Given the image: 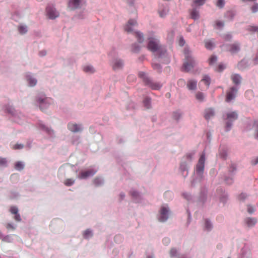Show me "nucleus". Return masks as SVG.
Listing matches in <instances>:
<instances>
[{"instance_id":"5fc2aeb1","label":"nucleus","mask_w":258,"mask_h":258,"mask_svg":"<svg viewBox=\"0 0 258 258\" xmlns=\"http://www.w3.org/2000/svg\"><path fill=\"white\" fill-rule=\"evenodd\" d=\"M185 43V41L182 37H180L179 39V45L181 46H183Z\"/></svg>"},{"instance_id":"aec40b11","label":"nucleus","mask_w":258,"mask_h":258,"mask_svg":"<svg viewBox=\"0 0 258 258\" xmlns=\"http://www.w3.org/2000/svg\"><path fill=\"white\" fill-rule=\"evenodd\" d=\"M135 35L139 43H142L144 41V39L143 33L140 32H136L135 33Z\"/></svg>"},{"instance_id":"393cba45","label":"nucleus","mask_w":258,"mask_h":258,"mask_svg":"<svg viewBox=\"0 0 258 258\" xmlns=\"http://www.w3.org/2000/svg\"><path fill=\"white\" fill-rule=\"evenodd\" d=\"M214 46V44L211 40L205 42V47L208 49H212Z\"/></svg>"},{"instance_id":"4be33fe9","label":"nucleus","mask_w":258,"mask_h":258,"mask_svg":"<svg viewBox=\"0 0 258 258\" xmlns=\"http://www.w3.org/2000/svg\"><path fill=\"white\" fill-rule=\"evenodd\" d=\"M83 71L86 73H92L94 72V69L91 66H86L83 67Z\"/></svg>"},{"instance_id":"ea45409f","label":"nucleus","mask_w":258,"mask_h":258,"mask_svg":"<svg viewBox=\"0 0 258 258\" xmlns=\"http://www.w3.org/2000/svg\"><path fill=\"white\" fill-rule=\"evenodd\" d=\"M206 0H194V2L196 5L202 6L205 4Z\"/></svg>"},{"instance_id":"b1692460","label":"nucleus","mask_w":258,"mask_h":258,"mask_svg":"<svg viewBox=\"0 0 258 258\" xmlns=\"http://www.w3.org/2000/svg\"><path fill=\"white\" fill-rule=\"evenodd\" d=\"M24 165L22 162H17L15 165V168L18 170H22L24 169Z\"/></svg>"},{"instance_id":"0e129e2a","label":"nucleus","mask_w":258,"mask_h":258,"mask_svg":"<svg viewBox=\"0 0 258 258\" xmlns=\"http://www.w3.org/2000/svg\"><path fill=\"white\" fill-rule=\"evenodd\" d=\"M230 168H232V170L230 169V171H234V170L235 169V167L234 166V165H232L231 167H230Z\"/></svg>"},{"instance_id":"864d4df0","label":"nucleus","mask_w":258,"mask_h":258,"mask_svg":"<svg viewBox=\"0 0 258 258\" xmlns=\"http://www.w3.org/2000/svg\"><path fill=\"white\" fill-rule=\"evenodd\" d=\"M246 197V195L245 194L242 193L238 196V199L239 200H244Z\"/></svg>"},{"instance_id":"4d7b16f0","label":"nucleus","mask_w":258,"mask_h":258,"mask_svg":"<svg viewBox=\"0 0 258 258\" xmlns=\"http://www.w3.org/2000/svg\"><path fill=\"white\" fill-rule=\"evenodd\" d=\"M101 182V180L99 179V178H95L94 180V183L96 185H99Z\"/></svg>"},{"instance_id":"0eeeda50","label":"nucleus","mask_w":258,"mask_h":258,"mask_svg":"<svg viewBox=\"0 0 258 258\" xmlns=\"http://www.w3.org/2000/svg\"><path fill=\"white\" fill-rule=\"evenodd\" d=\"M144 82L146 85H148L153 90H159L162 86L160 83L154 82L150 80L149 78H145Z\"/></svg>"},{"instance_id":"cd10ccee","label":"nucleus","mask_w":258,"mask_h":258,"mask_svg":"<svg viewBox=\"0 0 258 258\" xmlns=\"http://www.w3.org/2000/svg\"><path fill=\"white\" fill-rule=\"evenodd\" d=\"M202 81L205 84V85L207 86V87H209L210 84V79L208 76H205L204 77V78L202 80Z\"/></svg>"},{"instance_id":"4468645a","label":"nucleus","mask_w":258,"mask_h":258,"mask_svg":"<svg viewBox=\"0 0 258 258\" xmlns=\"http://www.w3.org/2000/svg\"><path fill=\"white\" fill-rule=\"evenodd\" d=\"M197 82L194 80H189L187 82V87L189 90H195L197 88Z\"/></svg>"},{"instance_id":"f257e3e1","label":"nucleus","mask_w":258,"mask_h":258,"mask_svg":"<svg viewBox=\"0 0 258 258\" xmlns=\"http://www.w3.org/2000/svg\"><path fill=\"white\" fill-rule=\"evenodd\" d=\"M185 55V60L183 64V70L185 72H189L196 65V61L189 55V51L187 48L184 50Z\"/></svg>"},{"instance_id":"6e6d98bb","label":"nucleus","mask_w":258,"mask_h":258,"mask_svg":"<svg viewBox=\"0 0 258 258\" xmlns=\"http://www.w3.org/2000/svg\"><path fill=\"white\" fill-rule=\"evenodd\" d=\"M40 126L42 130H43L48 133L50 131H49V128L47 127H46L44 124H40Z\"/></svg>"},{"instance_id":"69168bd1","label":"nucleus","mask_w":258,"mask_h":258,"mask_svg":"<svg viewBox=\"0 0 258 258\" xmlns=\"http://www.w3.org/2000/svg\"><path fill=\"white\" fill-rule=\"evenodd\" d=\"M13 109H11L9 110H8V111L10 113H13Z\"/></svg>"},{"instance_id":"680f3d73","label":"nucleus","mask_w":258,"mask_h":258,"mask_svg":"<svg viewBox=\"0 0 258 258\" xmlns=\"http://www.w3.org/2000/svg\"><path fill=\"white\" fill-rule=\"evenodd\" d=\"M224 67L223 66V65L220 64L218 66V71H222V70H224Z\"/></svg>"},{"instance_id":"a19ab883","label":"nucleus","mask_w":258,"mask_h":258,"mask_svg":"<svg viewBox=\"0 0 258 258\" xmlns=\"http://www.w3.org/2000/svg\"><path fill=\"white\" fill-rule=\"evenodd\" d=\"M217 7L219 8H222L224 6V0H217V2L216 4Z\"/></svg>"},{"instance_id":"bf43d9fd","label":"nucleus","mask_w":258,"mask_h":258,"mask_svg":"<svg viewBox=\"0 0 258 258\" xmlns=\"http://www.w3.org/2000/svg\"><path fill=\"white\" fill-rule=\"evenodd\" d=\"M194 155V153L188 154L186 155V158L187 160H191Z\"/></svg>"},{"instance_id":"a211bd4d","label":"nucleus","mask_w":258,"mask_h":258,"mask_svg":"<svg viewBox=\"0 0 258 258\" xmlns=\"http://www.w3.org/2000/svg\"><path fill=\"white\" fill-rule=\"evenodd\" d=\"M231 79L234 84H238L241 82V78L238 74H234L231 76Z\"/></svg>"},{"instance_id":"20e7f679","label":"nucleus","mask_w":258,"mask_h":258,"mask_svg":"<svg viewBox=\"0 0 258 258\" xmlns=\"http://www.w3.org/2000/svg\"><path fill=\"white\" fill-rule=\"evenodd\" d=\"M46 14L48 17L50 19H54L59 16V13L56 9L51 6L47 7L46 9Z\"/></svg>"},{"instance_id":"c85d7f7f","label":"nucleus","mask_w":258,"mask_h":258,"mask_svg":"<svg viewBox=\"0 0 258 258\" xmlns=\"http://www.w3.org/2000/svg\"><path fill=\"white\" fill-rule=\"evenodd\" d=\"M92 232L91 231L89 230V229H87V230H86L84 232V233H83V236H84V237L85 238H89L90 237L92 236Z\"/></svg>"},{"instance_id":"72a5a7b5","label":"nucleus","mask_w":258,"mask_h":258,"mask_svg":"<svg viewBox=\"0 0 258 258\" xmlns=\"http://www.w3.org/2000/svg\"><path fill=\"white\" fill-rule=\"evenodd\" d=\"M10 211L11 212V213L13 214H16L17 213H18V209L17 208V207H16V206H12L10 208Z\"/></svg>"},{"instance_id":"1a4fd4ad","label":"nucleus","mask_w":258,"mask_h":258,"mask_svg":"<svg viewBox=\"0 0 258 258\" xmlns=\"http://www.w3.org/2000/svg\"><path fill=\"white\" fill-rule=\"evenodd\" d=\"M83 2V0H69L68 8L71 10H74L80 7Z\"/></svg>"},{"instance_id":"473e14b6","label":"nucleus","mask_w":258,"mask_h":258,"mask_svg":"<svg viewBox=\"0 0 258 258\" xmlns=\"http://www.w3.org/2000/svg\"><path fill=\"white\" fill-rule=\"evenodd\" d=\"M254 126L255 128V134H254V137L256 139L258 140V122L257 121H255L254 122Z\"/></svg>"},{"instance_id":"5701e85b","label":"nucleus","mask_w":258,"mask_h":258,"mask_svg":"<svg viewBox=\"0 0 258 258\" xmlns=\"http://www.w3.org/2000/svg\"><path fill=\"white\" fill-rule=\"evenodd\" d=\"M196 99L200 102L204 101V95L203 93L200 92H198L196 94Z\"/></svg>"},{"instance_id":"09e8293b","label":"nucleus","mask_w":258,"mask_h":258,"mask_svg":"<svg viewBox=\"0 0 258 258\" xmlns=\"http://www.w3.org/2000/svg\"><path fill=\"white\" fill-rule=\"evenodd\" d=\"M130 194L131 196L134 198H137L139 196L138 193L134 190L131 191Z\"/></svg>"},{"instance_id":"4c0bfd02","label":"nucleus","mask_w":258,"mask_h":258,"mask_svg":"<svg viewBox=\"0 0 258 258\" xmlns=\"http://www.w3.org/2000/svg\"><path fill=\"white\" fill-rule=\"evenodd\" d=\"M212 225L210 223V222L208 220H206L205 221V228L207 229V230H211L212 228Z\"/></svg>"},{"instance_id":"49530a36","label":"nucleus","mask_w":258,"mask_h":258,"mask_svg":"<svg viewBox=\"0 0 258 258\" xmlns=\"http://www.w3.org/2000/svg\"><path fill=\"white\" fill-rule=\"evenodd\" d=\"M138 76L140 78H142L143 80V81L144 82V79L145 78H148V77H146V74H145V73L144 72H140L139 73V74H138Z\"/></svg>"},{"instance_id":"6ab92c4d","label":"nucleus","mask_w":258,"mask_h":258,"mask_svg":"<svg viewBox=\"0 0 258 258\" xmlns=\"http://www.w3.org/2000/svg\"><path fill=\"white\" fill-rule=\"evenodd\" d=\"M190 14L191 18L194 20H197L199 18V12L196 9L192 10Z\"/></svg>"},{"instance_id":"e433bc0d","label":"nucleus","mask_w":258,"mask_h":258,"mask_svg":"<svg viewBox=\"0 0 258 258\" xmlns=\"http://www.w3.org/2000/svg\"><path fill=\"white\" fill-rule=\"evenodd\" d=\"M7 164V160L6 158H0V165L6 166Z\"/></svg>"},{"instance_id":"7ed1b4c3","label":"nucleus","mask_w":258,"mask_h":258,"mask_svg":"<svg viewBox=\"0 0 258 258\" xmlns=\"http://www.w3.org/2000/svg\"><path fill=\"white\" fill-rule=\"evenodd\" d=\"M205 153L204 152L201 155L197 165L196 171L197 173L201 174L203 172L205 167Z\"/></svg>"},{"instance_id":"a878e982","label":"nucleus","mask_w":258,"mask_h":258,"mask_svg":"<svg viewBox=\"0 0 258 258\" xmlns=\"http://www.w3.org/2000/svg\"><path fill=\"white\" fill-rule=\"evenodd\" d=\"M75 182V180L72 178H68L64 180V184L68 186L72 185Z\"/></svg>"},{"instance_id":"58836bf2","label":"nucleus","mask_w":258,"mask_h":258,"mask_svg":"<svg viewBox=\"0 0 258 258\" xmlns=\"http://www.w3.org/2000/svg\"><path fill=\"white\" fill-rule=\"evenodd\" d=\"M217 61V57L215 56H212L209 58V64H213Z\"/></svg>"},{"instance_id":"338daca9","label":"nucleus","mask_w":258,"mask_h":258,"mask_svg":"<svg viewBox=\"0 0 258 258\" xmlns=\"http://www.w3.org/2000/svg\"><path fill=\"white\" fill-rule=\"evenodd\" d=\"M258 163V157L256 159L255 162L254 163V164H256Z\"/></svg>"},{"instance_id":"2f4dec72","label":"nucleus","mask_w":258,"mask_h":258,"mask_svg":"<svg viewBox=\"0 0 258 258\" xmlns=\"http://www.w3.org/2000/svg\"><path fill=\"white\" fill-rule=\"evenodd\" d=\"M168 12V9H164L162 11H159V15L161 17H164L166 15L167 13Z\"/></svg>"},{"instance_id":"a18cd8bd","label":"nucleus","mask_w":258,"mask_h":258,"mask_svg":"<svg viewBox=\"0 0 258 258\" xmlns=\"http://www.w3.org/2000/svg\"><path fill=\"white\" fill-rule=\"evenodd\" d=\"M255 211V209L254 208L250 206V205H248L247 206V212L250 213V214H252V213H253Z\"/></svg>"},{"instance_id":"c03bdc74","label":"nucleus","mask_w":258,"mask_h":258,"mask_svg":"<svg viewBox=\"0 0 258 258\" xmlns=\"http://www.w3.org/2000/svg\"><path fill=\"white\" fill-rule=\"evenodd\" d=\"M181 116V114L179 112H174L173 114V117L175 120H178Z\"/></svg>"},{"instance_id":"9b49d317","label":"nucleus","mask_w":258,"mask_h":258,"mask_svg":"<svg viewBox=\"0 0 258 258\" xmlns=\"http://www.w3.org/2000/svg\"><path fill=\"white\" fill-rule=\"evenodd\" d=\"M136 25H137V21L135 20L131 19L128 21L127 24L124 26V30L128 33L132 32L133 31L132 27Z\"/></svg>"},{"instance_id":"de8ad7c7","label":"nucleus","mask_w":258,"mask_h":258,"mask_svg":"<svg viewBox=\"0 0 258 258\" xmlns=\"http://www.w3.org/2000/svg\"><path fill=\"white\" fill-rule=\"evenodd\" d=\"M252 13H256L258 11V4H255L251 8Z\"/></svg>"},{"instance_id":"13d9d810","label":"nucleus","mask_w":258,"mask_h":258,"mask_svg":"<svg viewBox=\"0 0 258 258\" xmlns=\"http://www.w3.org/2000/svg\"><path fill=\"white\" fill-rule=\"evenodd\" d=\"M163 242L164 244L168 245L170 242V239L166 237L163 239Z\"/></svg>"},{"instance_id":"e2e57ef3","label":"nucleus","mask_w":258,"mask_h":258,"mask_svg":"<svg viewBox=\"0 0 258 258\" xmlns=\"http://www.w3.org/2000/svg\"><path fill=\"white\" fill-rule=\"evenodd\" d=\"M253 61L254 64H258V56H256L255 58H254Z\"/></svg>"},{"instance_id":"423d86ee","label":"nucleus","mask_w":258,"mask_h":258,"mask_svg":"<svg viewBox=\"0 0 258 258\" xmlns=\"http://www.w3.org/2000/svg\"><path fill=\"white\" fill-rule=\"evenodd\" d=\"M169 212V209L165 207L162 206L160 211V215L159 217V220L161 222H164L168 219V213Z\"/></svg>"},{"instance_id":"dca6fc26","label":"nucleus","mask_w":258,"mask_h":258,"mask_svg":"<svg viewBox=\"0 0 258 258\" xmlns=\"http://www.w3.org/2000/svg\"><path fill=\"white\" fill-rule=\"evenodd\" d=\"M123 66V62L121 60H115L112 64V68L114 70L121 69Z\"/></svg>"},{"instance_id":"f8f14e48","label":"nucleus","mask_w":258,"mask_h":258,"mask_svg":"<svg viewBox=\"0 0 258 258\" xmlns=\"http://www.w3.org/2000/svg\"><path fill=\"white\" fill-rule=\"evenodd\" d=\"M96 172V171L93 169H89L82 171L80 173L79 177L81 179L86 178L88 177L93 175Z\"/></svg>"},{"instance_id":"3c124183","label":"nucleus","mask_w":258,"mask_h":258,"mask_svg":"<svg viewBox=\"0 0 258 258\" xmlns=\"http://www.w3.org/2000/svg\"><path fill=\"white\" fill-rule=\"evenodd\" d=\"M6 228L8 229H12L14 230L15 229V226L11 223H8L6 225Z\"/></svg>"},{"instance_id":"412c9836","label":"nucleus","mask_w":258,"mask_h":258,"mask_svg":"<svg viewBox=\"0 0 258 258\" xmlns=\"http://www.w3.org/2000/svg\"><path fill=\"white\" fill-rule=\"evenodd\" d=\"M27 80L29 86L31 87L35 86L37 83V80L29 76L27 77Z\"/></svg>"},{"instance_id":"c9c22d12","label":"nucleus","mask_w":258,"mask_h":258,"mask_svg":"<svg viewBox=\"0 0 258 258\" xmlns=\"http://www.w3.org/2000/svg\"><path fill=\"white\" fill-rule=\"evenodd\" d=\"M24 147V145L21 144H16L13 146L12 148L14 150L21 149Z\"/></svg>"},{"instance_id":"6e6552de","label":"nucleus","mask_w":258,"mask_h":258,"mask_svg":"<svg viewBox=\"0 0 258 258\" xmlns=\"http://www.w3.org/2000/svg\"><path fill=\"white\" fill-rule=\"evenodd\" d=\"M237 92V89L235 87H231L227 91L226 97V101L229 102L231 100L235 98L236 93Z\"/></svg>"},{"instance_id":"2eb2a0df","label":"nucleus","mask_w":258,"mask_h":258,"mask_svg":"<svg viewBox=\"0 0 258 258\" xmlns=\"http://www.w3.org/2000/svg\"><path fill=\"white\" fill-rule=\"evenodd\" d=\"M245 222L248 227H252L257 222V220L254 218H247L245 219Z\"/></svg>"},{"instance_id":"79ce46f5","label":"nucleus","mask_w":258,"mask_h":258,"mask_svg":"<svg viewBox=\"0 0 258 258\" xmlns=\"http://www.w3.org/2000/svg\"><path fill=\"white\" fill-rule=\"evenodd\" d=\"M140 50V47L137 45H134L132 46V50L134 52H138Z\"/></svg>"},{"instance_id":"f704fd0d","label":"nucleus","mask_w":258,"mask_h":258,"mask_svg":"<svg viewBox=\"0 0 258 258\" xmlns=\"http://www.w3.org/2000/svg\"><path fill=\"white\" fill-rule=\"evenodd\" d=\"M45 100H46V99L41 100L39 101V102H40V108L42 110H43V107H44V106L48 107V105L45 104Z\"/></svg>"},{"instance_id":"603ef678","label":"nucleus","mask_w":258,"mask_h":258,"mask_svg":"<svg viewBox=\"0 0 258 258\" xmlns=\"http://www.w3.org/2000/svg\"><path fill=\"white\" fill-rule=\"evenodd\" d=\"M14 219L16 221H17L18 222H20L21 221V216H20V214L18 213L15 214Z\"/></svg>"},{"instance_id":"774afa93","label":"nucleus","mask_w":258,"mask_h":258,"mask_svg":"<svg viewBox=\"0 0 258 258\" xmlns=\"http://www.w3.org/2000/svg\"><path fill=\"white\" fill-rule=\"evenodd\" d=\"M120 196L121 197L122 199H123L124 198V194L123 195L121 194Z\"/></svg>"},{"instance_id":"37998d69","label":"nucleus","mask_w":258,"mask_h":258,"mask_svg":"<svg viewBox=\"0 0 258 258\" xmlns=\"http://www.w3.org/2000/svg\"><path fill=\"white\" fill-rule=\"evenodd\" d=\"M177 250L175 248H172L170 251V254L171 257L175 256L177 254Z\"/></svg>"},{"instance_id":"f03ea898","label":"nucleus","mask_w":258,"mask_h":258,"mask_svg":"<svg viewBox=\"0 0 258 258\" xmlns=\"http://www.w3.org/2000/svg\"><path fill=\"white\" fill-rule=\"evenodd\" d=\"M238 115L236 112L233 111L227 113L226 114V117L225 118L226 120V131H229L232 125V122L237 119Z\"/></svg>"},{"instance_id":"8fccbe9b","label":"nucleus","mask_w":258,"mask_h":258,"mask_svg":"<svg viewBox=\"0 0 258 258\" xmlns=\"http://www.w3.org/2000/svg\"><path fill=\"white\" fill-rule=\"evenodd\" d=\"M216 26L219 28H222L224 26V23L221 21H217L216 22Z\"/></svg>"},{"instance_id":"f3484780","label":"nucleus","mask_w":258,"mask_h":258,"mask_svg":"<svg viewBox=\"0 0 258 258\" xmlns=\"http://www.w3.org/2000/svg\"><path fill=\"white\" fill-rule=\"evenodd\" d=\"M215 113L214 110L211 108L207 109L205 110V117L206 119H209L214 116Z\"/></svg>"},{"instance_id":"9d476101","label":"nucleus","mask_w":258,"mask_h":258,"mask_svg":"<svg viewBox=\"0 0 258 258\" xmlns=\"http://www.w3.org/2000/svg\"><path fill=\"white\" fill-rule=\"evenodd\" d=\"M240 49V43L238 42L229 45L228 48V50L232 54L237 53Z\"/></svg>"},{"instance_id":"39448f33","label":"nucleus","mask_w":258,"mask_h":258,"mask_svg":"<svg viewBox=\"0 0 258 258\" xmlns=\"http://www.w3.org/2000/svg\"><path fill=\"white\" fill-rule=\"evenodd\" d=\"M158 40L154 38H151L149 40L148 49L152 52L156 51L159 48Z\"/></svg>"},{"instance_id":"bb28decb","label":"nucleus","mask_w":258,"mask_h":258,"mask_svg":"<svg viewBox=\"0 0 258 258\" xmlns=\"http://www.w3.org/2000/svg\"><path fill=\"white\" fill-rule=\"evenodd\" d=\"M19 31L21 34H24L27 32V27L26 26H20L18 28Z\"/></svg>"},{"instance_id":"ddd939ff","label":"nucleus","mask_w":258,"mask_h":258,"mask_svg":"<svg viewBox=\"0 0 258 258\" xmlns=\"http://www.w3.org/2000/svg\"><path fill=\"white\" fill-rule=\"evenodd\" d=\"M68 127L72 132H79L82 130L81 125L75 123H69L68 124Z\"/></svg>"},{"instance_id":"052dcab7","label":"nucleus","mask_w":258,"mask_h":258,"mask_svg":"<svg viewBox=\"0 0 258 258\" xmlns=\"http://www.w3.org/2000/svg\"><path fill=\"white\" fill-rule=\"evenodd\" d=\"M249 30L252 31H258V27H256V26H250L249 27Z\"/></svg>"},{"instance_id":"c756f323","label":"nucleus","mask_w":258,"mask_h":258,"mask_svg":"<svg viewBox=\"0 0 258 258\" xmlns=\"http://www.w3.org/2000/svg\"><path fill=\"white\" fill-rule=\"evenodd\" d=\"M151 99L149 98H146L144 100V104L147 108L150 107Z\"/></svg>"},{"instance_id":"7c9ffc66","label":"nucleus","mask_w":258,"mask_h":258,"mask_svg":"<svg viewBox=\"0 0 258 258\" xmlns=\"http://www.w3.org/2000/svg\"><path fill=\"white\" fill-rule=\"evenodd\" d=\"M152 67L154 70H156L158 72H160L161 70V66L157 63H152Z\"/></svg>"}]
</instances>
